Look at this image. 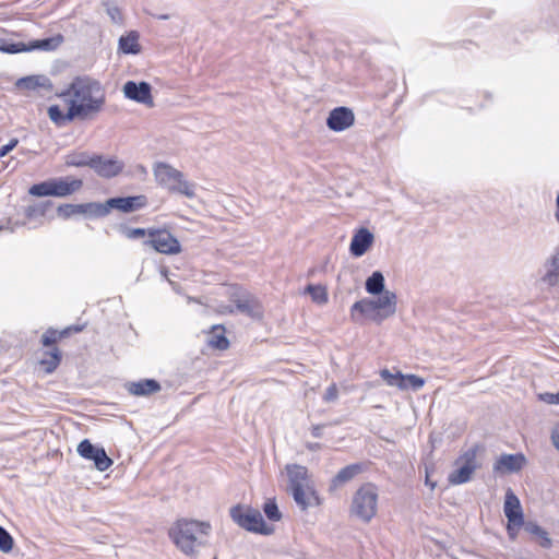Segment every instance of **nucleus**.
<instances>
[{"label": "nucleus", "mask_w": 559, "mask_h": 559, "mask_svg": "<svg viewBox=\"0 0 559 559\" xmlns=\"http://www.w3.org/2000/svg\"><path fill=\"white\" fill-rule=\"evenodd\" d=\"M305 294H308L318 305H325L329 300L326 287L322 285L309 284L305 288Z\"/></svg>", "instance_id": "obj_31"}, {"label": "nucleus", "mask_w": 559, "mask_h": 559, "mask_svg": "<svg viewBox=\"0 0 559 559\" xmlns=\"http://www.w3.org/2000/svg\"><path fill=\"white\" fill-rule=\"evenodd\" d=\"M124 96L131 100L143 104L147 107L154 106L152 86L145 81H128L123 85Z\"/></svg>", "instance_id": "obj_10"}, {"label": "nucleus", "mask_w": 559, "mask_h": 559, "mask_svg": "<svg viewBox=\"0 0 559 559\" xmlns=\"http://www.w3.org/2000/svg\"><path fill=\"white\" fill-rule=\"evenodd\" d=\"M378 296L377 299L364 298L356 301L350 308V319L360 322L365 318L380 324L392 317L396 312V294L385 290Z\"/></svg>", "instance_id": "obj_3"}, {"label": "nucleus", "mask_w": 559, "mask_h": 559, "mask_svg": "<svg viewBox=\"0 0 559 559\" xmlns=\"http://www.w3.org/2000/svg\"><path fill=\"white\" fill-rule=\"evenodd\" d=\"M127 391L134 396H148L160 391V383L155 379H142L126 383Z\"/></svg>", "instance_id": "obj_20"}, {"label": "nucleus", "mask_w": 559, "mask_h": 559, "mask_svg": "<svg viewBox=\"0 0 559 559\" xmlns=\"http://www.w3.org/2000/svg\"><path fill=\"white\" fill-rule=\"evenodd\" d=\"M503 511L510 523L524 524V514L521 502L511 489H508L506 492Z\"/></svg>", "instance_id": "obj_18"}, {"label": "nucleus", "mask_w": 559, "mask_h": 559, "mask_svg": "<svg viewBox=\"0 0 559 559\" xmlns=\"http://www.w3.org/2000/svg\"><path fill=\"white\" fill-rule=\"evenodd\" d=\"M263 512L270 521L277 522L282 519V513L278 510L275 499H267L265 501Z\"/></svg>", "instance_id": "obj_35"}, {"label": "nucleus", "mask_w": 559, "mask_h": 559, "mask_svg": "<svg viewBox=\"0 0 559 559\" xmlns=\"http://www.w3.org/2000/svg\"><path fill=\"white\" fill-rule=\"evenodd\" d=\"M540 400L547 404H559V391L557 393H543L539 395Z\"/></svg>", "instance_id": "obj_48"}, {"label": "nucleus", "mask_w": 559, "mask_h": 559, "mask_svg": "<svg viewBox=\"0 0 559 559\" xmlns=\"http://www.w3.org/2000/svg\"><path fill=\"white\" fill-rule=\"evenodd\" d=\"M380 377L386 382L388 385L396 386L399 389L405 386L403 382V373L401 371L392 373L389 369H382L380 371Z\"/></svg>", "instance_id": "obj_34"}, {"label": "nucleus", "mask_w": 559, "mask_h": 559, "mask_svg": "<svg viewBox=\"0 0 559 559\" xmlns=\"http://www.w3.org/2000/svg\"><path fill=\"white\" fill-rule=\"evenodd\" d=\"M526 463V457L522 453L502 454L493 464V471L500 474H511L520 472Z\"/></svg>", "instance_id": "obj_15"}, {"label": "nucleus", "mask_w": 559, "mask_h": 559, "mask_svg": "<svg viewBox=\"0 0 559 559\" xmlns=\"http://www.w3.org/2000/svg\"><path fill=\"white\" fill-rule=\"evenodd\" d=\"M51 206H52V202H50V201L40 202L36 205H29L25 210V215L27 218L46 216V215H48Z\"/></svg>", "instance_id": "obj_33"}, {"label": "nucleus", "mask_w": 559, "mask_h": 559, "mask_svg": "<svg viewBox=\"0 0 559 559\" xmlns=\"http://www.w3.org/2000/svg\"><path fill=\"white\" fill-rule=\"evenodd\" d=\"M403 379L405 386L400 388L401 390H407L411 388L416 391L421 389L425 384V380L416 374H403Z\"/></svg>", "instance_id": "obj_37"}, {"label": "nucleus", "mask_w": 559, "mask_h": 559, "mask_svg": "<svg viewBox=\"0 0 559 559\" xmlns=\"http://www.w3.org/2000/svg\"><path fill=\"white\" fill-rule=\"evenodd\" d=\"M322 430H323V425H314L311 428V435L314 438H321L322 437Z\"/></svg>", "instance_id": "obj_50"}, {"label": "nucleus", "mask_w": 559, "mask_h": 559, "mask_svg": "<svg viewBox=\"0 0 559 559\" xmlns=\"http://www.w3.org/2000/svg\"><path fill=\"white\" fill-rule=\"evenodd\" d=\"M523 527V524H513L508 521L507 533L510 539L514 540L518 535V530Z\"/></svg>", "instance_id": "obj_49"}, {"label": "nucleus", "mask_w": 559, "mask_h": 559, "mask_svg": "<svg viewBox=\"0 0 559 559\" xmlns=\"http://www.w3.org/2000/svg\"><path fill=\"white\" fill-rule=\"evenodd\" d=\"M19 143V140L16 138H13L10 140V142L3 146L0 147V157H4L8 155L12 150L16 147Z\"/></svg>", "instance_id": "obj_47"}, {"label": "nucleus", "mask_w": 559, "mask_h": 559, "mask_svg": "<svg viewBox=\"0 0 559 559\" xmlns=\"http://www.w3.org/2000/svg\"><path fill=\"white\" fill-rule=\"evenodd\" d=\"M139 37L140 35L136 31H131L127 35L121 36L119 38V50H121L126 55L139 53L141 51Z\"/></svg>", "instance_id": "obj_25"}, {"label": "nucleus", "mask_w": 559, "mask_h": 559, "mask_svg": "<svg viewBox=\"0 0 559 559\" xmlns=\"http://www.w3.org/2000/svg\"><path fill=\"white\" fill-rule=\"evenodd\" d=\"M78 453L87 460H92L98 471H105V449H99L84 439L78 445Z\"/></svg>", "instance_id": "obj_19"}, {"label": "nucleus", "mask_w": 559, "mask_h": 559, "mask_svg": "<svg viewBox=\"0 0 559 559\" xmlns=\"http://www.w3.org/2000/svg\"><path fill=\"white\" fill-rule=\"evenodd\" d=\"M52 197H67L80 190L83 186L81 179H73L70 177L50 179Z\"/></svg>", "instance_id": "obj_21"}, {"label": "nucleus", "mask_w": 559, "mask_h": 559, "mask_svg": "<svg viewBox=\"0 0 559 559\" xmlns=\"http://www.w3.org/2000/svg\"><path fill=\"white\" fill-rule=\"evenodd\" d=\"M289 487L296 485L305 486L308 479V469L305 466L298 464H289L286 466Z\"/></svg>", "instance_id": "obj_27"}, {"label": "nucleus", "mask_w": 559, "mask_h": 559, "mask_svg": "<svg viewBox=\"0 0 559 559\" xmlns=\"http://www.w3.org/2000/svg\"><path fill=\"white\" fill-rule=\"evenodd\" d=\"M124 167V164L121 160L107 158V178L115 177L119 175Z\"/></svg>", "instance_id": "obj_42"}, {"label": "nucleus", "mask_w": 559, "mask_h": 559, "mask_svg": "<svg viewBox=\"0 0 559 559\" xmlns=\"http://www.w3.org/2000/svg\"><path fill=\"white\" fill-rule=\"evenodd\" d=\"M63 36L61 34H57L52 37L43 38V39H34L31 40L27 46V51L33 50H43V51H53L56 50L62 43Z\"/></svg>", "instance_id": "obj_24"}, {"label": "nucleus", "mask_w": 559, "mask_h": 559, "mask_svg": "<svg viewBox=\"0 0 559 559\" xmlns=\"http://www.w3.org/2000/svg\"><path fill=\"white\" fill-rule=\"evenodd\" d=\"M378 497V488L374 484H362L353 496L350 514L369 523L377 514Z\"/></svg>", "instance_id": "obj_4"}, {"label": "nucleus", "mask_w": 559, "mask_h": 559, "mask_svg": "<svg viewBox=\"0 0 559 559\" xmlns=\"http://www.w3.org/2000/svg\"><path fill=\"white\" fill-rule=\"evenodd\" d=\"M60 217L69 218L76 214L100 217L105 215V204L85 203V204H61L57 207Z\"/></svg>", "instance_id": "obj_11"}, {"label": "nucleus", "mask_w": 559, "mask_h": 559, "mask_svg": "<svg viewBox=\"0 0 559 559\" xmlns=\"http://www.w3.org/2000/svg\"><path fill=\"white\" fill-rule=\"evenodd\" d=\"M365 289L368 294L378 296L385 292V280L381 271H374L367 277L365 282Z\"/></svg>", "instance_id": "obj_26"}, {"label": "nucleus", "mask_w": 559, "mask_h": 559, "mask_svg": "<svg viewBox=\"0 0 559 559\" xmlns=\"http://www.w3.org/2000/svg\"><path fill=\"white\" fill-rule=\"evenodd\" d=\"M211 531L209 522L197 520H178L168 531V536L180 551L186 556L197 557L200 547L205 543L198 536H207Z\"/></svg>", "instance_id": "obj_2"}, {"label": "nucleus", "mask_w": 559, "mask_h": 559, "mask_svg": "<svg viewBox=\"0 0 559 559\" xmlns=\"http://www.w3.org/2000/svg\"><path fill=\"white\" fill-rule=\"evenodd\" d=\"M13 538L9 532L0 525V550L8 554L13 548Z\"/></svg>", "instance_id": "obj_40"}, {"label": "nucleus", "mask_w": 559, "mask_h": 559, "mask_svg": "<svg viewBox=\"0 0 559 559\" xmlns=\"http://www.w3.org/2000/svg\"><path fill=\"white\" fill-rule=\"evenodd\" d=\"M551 439H552L554 445L559 450V425L554 430Z\"/></svg>", "instance_id": "obj_51"}, {"label": "nucleus", "mask_w": 559, "mask_h": 559, "mask_svg": "<svg viewBox=\"0 0 559 559\" xmlns=\"http://www.w3.org/2000/svg\"><path fill=\"white\" fill-rule=\"evenodd\" d=\"M229 514L231 520L238 526L248 532L265 536L274 533V527L264 522L263 516L258 509L249 506L237 504L230 509Z\"/></svg>", "instance_id": "obj_5"}, {"label": "nucleus", "mask_w": 559, "mask_h": 559, "mask_svg": "<svg viewBox=\"0 0 559 559\" xmlns=\"http://www.w3.org/2000/svg\"><path fill=\"white\" fill-rule=\"evenodd\" d=\"M107 14L110 16V19L114 23H116V24L123 23V15L119 8H117V7L107 8Z\"/></svg>", "instance_id": "obj_44"}, {"label": "nucleus", "mask_w": 559, "mask_h": 559, "mask_svg": "<svg viewBox=\"0 0 559 559\" xmlns=\"http://www.w3.org/2000/svg\"><path fill=\"white\" fill-rule=\"evenodd\" d=\"M228 312H229V313H234V309H233V308H230V309L228 310Z\"/></svg>", "instance_id": "obj_57"}, {"label": "nucleus", "mask_w": 559, "mask_h": 559, "mask_svg": "<svg viewBox=\"0 0 559 559\" xmlns=\"http://www.w3.org/2000/svg\"><path fill=\"white\" fill-rule=\"evenodd\" d=\"M523 528L526 533L534 537V540L543 548H550L552 540L546 530L539 526L536 522L524 521Z\"/></svg>", "instance_id": "obj_23"}, {"label": "nucleus", "mask_w": 559, "mask_h": 559, "mask_svg": "<svg viewBox=\"0 0 559 559\" xmlns=\"http://www.w3.org/2000/svg\"><path fill=\"white\" fill-rule=\"evenodd\" d=\"M112 465V460L107 455V468Z\"/></svg>", "instance_id": "obj_56"}, {"label": "nucleus", "mask_w": 559, "mask_h": 559, "mask_svg": "<svg viewBox=\"0 0 559 559\" xmlns=\"http://www.w3.org/2000/svg\"><path fill=\"white\" fill-rule=\"evenodd\" d=\"M157 19H159V20H168L169 15H167V14L158 15Z\"/></svg>", "instance_id": "obj_55"}, {"label": "nucleus", "mask_w": 559, "mask_h": 559, "mask_svg": "<svg viewBox=\"0 0 559 559\" xmlns=\"http://www.w3.org/2000/svg\"><path fill=\"white\" fill-rule=\"evenodd\" d=\"M355 122V115L353 110L348 107H336L330 111L329 117L326 119V126L330 130L335 132H341L349 127H352Z\"/></svg>", "instance_id": "obj_13"}, {"label": "nucleus", "mask_w": 559, "mask_h": 559, "mask_svg": "<svg viewBox=\"0 0 559 559\" xmlns=\"http://www.w3.org/2000/svg\"><path fill=\"white\" fill-rule=\"evenodd\" d=\"M337 395H338V390H337V386L335 383L331 384L326 391H325V394L323 396V400L325 402H333L337 399Z\"/></svg>", "instance_id": "obj_45"}, {"label": "nucleus", "mask_w": 559, "mask_h": 559, "mask_svg": "<svg viewBox=\"0 0 559 559\" xmlns=\"http://www.w3.org/2000/svg\"><path fill=\"white\" fill-rule=\"evenodd\" d=\"M147 204V198L143 194L133 197H117L107 199V212L117 210L122 213H131L144 207Z\"/></svg>", "instance_id": "obj_14"}, {"label": "nucleus", "mask_w": 559, "mask_h": 559, "mask_svg": "<svg viewBox=\"0 0 559 559\" xmlns=\"http://www.w3.org/2000/svg\"><path fill=\"white\" fill-rule=\"evenodd\" d=\"M366 471L365 463H353L349 464L337 472V474L331 479L330 490H335L345 484L353 480L356 476L364 473Z\"/></svg>", "instance_id": "obj_17"}, {"label": "nucleus", "mask_w": 559, "mask_h": 559, "mask_svg": "<svg viewBox=\"0 0 559 559\" xmlns=\"http://www.w3.org/2000/svg\"><path fill=\"white\" fill-rule=\"evenodd\" d=\"M122 234L129 239H140L147 236L148 229L121 226Z\"/></svg>", "instance_id": "obj_41"}, {"label": "nucleus", "mask_w": 559, "mask_h": 559, "mask_svg": "<svg viewBox=\"0 0 559 559\" xmlns=\"http://www.w3.org/2000/svg\"><path fill=\"white\" fill-rule=\"evenodd\" d=\"M306 448L310 451H318L322 448L321 443H307Z\"/></svg>", "instance_id": "obj_52"}, {"label": "nucleus", "mask_w": 559, "mask_h": 559, "mask_svg": "<svg viewBox=\"0 0 559 559\" xmlns=\"http://www.w3.org/2000/svg\"><path fill=\"white\" fill-rule=\"evenodd\" d=\"M295 502L300 507L301 510H307L311 506H319L321 503L320 497L313 489H309V493H306L305 486L296 485L289 487Z\"/></svg>", "instance_id": "obj_22"}, {"label": "nucleus", "mask_w": 559, "mask_h": 559, "mask_svg": "<svg viewBox=\"0 0 559 559\" xmlns=\"http://www.w3.org/2000/svg\"><path fill=\"white\" fill-rule=\"evenodd\" d=\"M548 270L543 280L549 285H556L559 282V247L556 253L547 261Z\"/></svg>", "instance_id": "obj_28"}, {"label": "nucleus", "mask_w": 559, "mask_h": 559, "mask_svg": "<svg viewBox=\"0 0 559 559\" xmlns=\"http://www.w3.org/2000/svg\"><path fill=\"white\" fill-rule=\"evenodd\" d=\"M209 345L219 350H225L229 347V341L225 336L223 325H214L212 328V336L209 340Z\"/></svg>", "instance_id": "obj_29"}, {"label": "nucleus", "mask_w": 559, "mask_h": 559, "mask_svg": "<svg viewBox=\"0 0 559 559\" xmlns=\"http://www.w3.org/2000/svg\"><path fill=\"white\" fill-rule=\"evenodd\" d=\"M72 96L68 109V118H86L100 109L102 99L99 83L90 78H76L71 84Z\"/></svg>", "instance_id": "obj_1"}, {"label": "nucleus", "mask_w": 559, "mask_h": 559, "mask_svg": "<svg viewBox=\"0 0 559 559\" xmlns=\"http://www.w3.org/2000/svg\"><path fill=\"white\" fill-rule=\"evenodd\" d=\"M59 331L53 329H48L41 336V343L46 347H50L55 345L58 341H60V337H58Z\"/></svg>", "instance_id": "obj_43"}, {"label": "nucleus", "mask_w": 559, "mask_h": 559, "mask_svg": "<svg viewBox=\"0 0 559 559\" xmlns=\"http://www.w3.org/2000/svg\"><path fill=\"white\" fill-rule=\"evenodd\" d=\"M156 181L166 187L173 193L183 194L193 198L194 186L183 178V174L166 163H157L154 168Z\"/></svg>", "instance_id": "obj_6"}, {"label": "nucleus", "mask_w": 559, "mask_h": 559, "mask_svg": "<svg viewBox=\"0 0 559 559\" xmlns=\"http://www.w3.org/2000/svg\"><path fill=\"white\" fill-rule=\"evenodd\" d=\"M238 312L246 314L247 317L260 320L263 317V307L261 302L251 294H242L239 296H233L231 299Z\"/></svg>", "instance_id": "obj_12"}, {"label": "nucleus", "mask_w": 559, "mask_h": 559, "mask_svg": "<svg viewBox=\"0 0 559 559\" xmlns=\"http://www.w3.org/2000/svg\"><path fill=\"white\" fill-rule=\"evenodd\" d=\"M373 241V234L368 228H359L350 241L349 251L352 255L356 258L364 255L371 248Z\"/></svg>", "instance_id": "obj_16"}, {"label": "nucleus", "mask_w": 559, "mask_h": 559, "mask_svg": "<svg viewBox=\"0 0 559 559\" xmlns=\"http://www.w3.org/2000/svg\"><path fill=\"white\" fill-rule=\"evenodd\" d=\"M47 82H49V80L43 75H32L20 79L17 86L27 90H36L37 87L45 86Z\"/></svg>", "instance_id": "obj_32"}, {"label": "nucleus", "mask_w": 559, "mask_h": 559, "mask_svg": "<svg viewBox=\"0 0 559 559\" xmlns=\"http://www.w3.org/2000/svg\"><path fill=\"white\" fill-rule=\"evenodd\" d=\"M66 165L73 167L88 166L99 176H105V159L102 155L87 152L71 153L66 156Z\"/></svg>", "instance_id": "obj_9"}, {"label": "nucleus", "mask_w": 559, "mask_h": 559, "mask_svg": "<svg viewBox=\"0 0 559 559\" xmlns=\"http://www.w3.org/2000/svg\"><path fill=\"white\" fill-rule=\"evenodd\" d=\"M555 218L559 223V192L556 198V212H555Z\"/></svg>", "instance_id": "obj_54"}, {"label": "nucleus", "mask_w": 559, "mask_h": 559, "mask_svg": "<svg viewBox=\"0 0 559 559\" xmlns=\"http://www.w3.org/2000/svg\"><path fill=\"white\" fill-rule=\"evenodd\" d=\"M60 361L61 352L57 347H53L44 353V357L40 360V365L45 367L46 372L51 373L58 368Z\"/></svg>", "instance_id": "obj_30"}, {"label": "nucleus", "mask_w": 559, "mask_h": 559, "mask_svg": "<svg viewBox=\"0 0 559 559\" xmlns=\"http://www.w3.org/2000/svg\"><path fill=\"white\" fill-rule=\"evenodd\" d=\"M29 194L34 197H48L52 195L51 181H43L40 183L33 185L29 188Z\"/></svg>", "instance_id": "obj_36"}, {"label": "nucleus", "mask_w": 559, "mask_h": 559, "mask_svg": "<svg viewBox=\"0 0 559 559\" xmlns=\"http://www.w3.org/2000/svg\"><path fill=\"white\" fill-rule=\"evenodd\" d=\"M82 330H83L82 325H70V326L63 329L62 331H59L58 337H60V340H62L64 337L70 336L71 333H78V332H81Z\"/></svg>", "instance_id": "obj_46"}, {"label": "nucleus", "mask_w": 559, "mask_h": 559, "mask_svg": "<svg viewBox=\"0 0 559 559\" xmlns=\"http://www.w3.org/2000/svg\"><path fill=\"white\" fill-rule=\"evenodd\" d=\"M480 448L479 444H475L455 460L457 468L450 473V484L461 485L471 480L473 473L479 467L476 459Z\"/></svg>", "instance_id": "obj_7"}, {"label": "nucleus", "mask_w": 559, "mask_h": 559, "mask_svg": "<svg viewBox=\"0 0 559 559\" xmlns=\"http://www.w3.org/2000/svg\"><path fill=\"white\" fill-rule=\"evenodd\" d=\"M48 116L51 121L59 126L66 122L67 120H71L68 118V112L64 115L58 105H52L48 108Z\"/></svg>", "instance_id": "obj_38"}, {"label": "nucleus", "mask_w": 559, "mask_h": 559, "mask_svg": "<svg viewBox=\"0 0 559 559\" xmlns=\"http://www.w3.org/2000/svg\"><path fill=\"white\" fill-rule=\"evenodd\" d=\"M148 238L144 240L145 246H150L163 254H177L181 252V246L178 239L166 229L148 228Z\"/></svg>", "instance_id": "obj_8"}, {"label": "nucleus", "mask_w": 559, "mask_h": 559, "mask_svg": "<svg viewBox=\"0 0 559 559\" xmlns=\"http://www.w3.org/2000/svg\"><path fill=\"white\" fill-rule=\"evenodd\" d=\"M426 485L429 486L431 489H435V487L437 486V483L436 481H431L430 477H429V474L428 472L426 473V480H425Z\"/></svg>", "instance_id": "obj_53"}, {"label": "nucleus", "mask_w": 559, "mask_h": 559, "mask_svg": "<svg viewBox=\"0 0 559 559\" xmlns=\"http://www.w3.org/2000/svg\"><path fill=\"white\" fill-rule=\"evenodd\" d=\"M0 51L13 55L27 51V46L25 43H7L4 40L1 41Z\"/></svg>", "instance_id": "obj_39"}]
</instances>
